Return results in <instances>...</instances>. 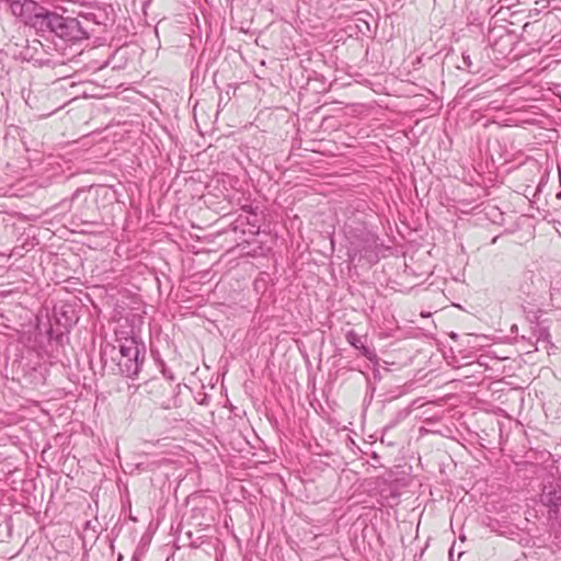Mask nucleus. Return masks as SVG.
Returning a JSON list of instances; mask_svg holds the SVG:
<instances>
[{
  "label": "nucleus",
  "mask_w": 561,
  "mask_h": 561,
  "mask_svg": "<svg viewBox=\"0 0 561 561\" xmlns=\"http://www.w3.org/2000/svg\"><path fill=\"white\" fill-rule=\"evenodd\" d=\"M118 367L127 377L138 375L140 365L145 354V345L137 341L136 337H125L119 340Z\"/></svg>",
  "instance_id": "f257e3e1"
},
{
  "label": "nucleus",
  "mask_w": 561,
  "mask_h": 561,
  "mask_svg": "<svg viewBox=\"0 0 561 561\" xmlns=\"http://www.w3.org/2000/svg\"><path fill=\"white\" fill-rule=\"evenodd\" d=\"M11 12L13 15L20 18L25 24L32 22L33 16L39 9L36 2L32 0H18L10 4Z\"/></svg>",
  "instance_id": "f03ea898"
},
{
  "label": "nucleus",
  "mask_w": 561,
  "mask_h": 561,
  "mask_svg": "<svg viewBox=\"0 0 561 561\" xmlns=\"http://www.w3.org/2000/svg\"><path fill=\"white\" fill-rule=\"evenodd\" d=\"M48 30L53 33H55L56 35L60 36V37H64L65 35H67V28H68V25H67V20L57 14V13H51V12H48Z\"/></svg>",
  "instance_id": "7ed1b4c3"
},
{
  "label": "nucleus",
  "mask_w": 561,
  "mask_h": 561,
  "mask_svg": "<svg viewBox=\"0 0 561 561\" xmlns=\"http://www.w3.org/2000/svg\"><path fill=\"white\" fill-rule=\"evenodd\" d=\"M48 12L44 11V9H38L35 15L33 16L32 22L28 24L32 25L35 28H38L41 31L48 30Z\"/></svg>",
  "instance_id": "20e7f679"
},
{
  "label": "nucleus",
  "mask_w": 561,
  "mask_h": 561,
  "mask_svg": "<svg viewBox=\"0 0 561 561\" xmlns=\"http://www.w3.org/2000/svg\"><path fill=\"white\" fill-rule=\"evenodd\" d=\"M346 340L347 342L353 345L355 348L357 350H364V352L366 353V348L364 346V343L362 341V337L355 333L354 331H350L347 334H346Z\"/></svg>",
  "instance_id": "39448f33"
},
{
  "label": "nucleus",
  "mask_w": 561,
  "mask_h": 561,
  "mask_svg": "<svg viewBox=\"0 0 561 561\" xmlns=\"http://www.w3.org/2000/svg\"><path fill=\"white\" fill-rule=\"evenodd\" d=\"M462 60H463V65L470 70L471 65H472L470 57L468 55H463Z\"/></svg>",
  "instance_id": "423d86ee"
}]
</instances>
